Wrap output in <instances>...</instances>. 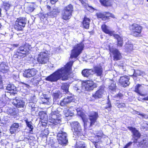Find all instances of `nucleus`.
Here are the masks:
<instances>
[{
    "label": "nucleus",
    "instance_id": "nucleus-14",
    "mask_svg": "<svg viewBox=\"0 0 148 148\" xmlns=\"http://www.w3.org/2000/svg\"><path fill=\"white\" fill-rule=\"evenodd\" d=\"M110 52L112 53L113 55L114 60L117 61L121 59L122 56L121 53L118 50L114 48H110Z\"/></svg>",
    "mask_w": 148,
    "mask_h": 148
},
{
    "label": "nucleus",
    "instance_id": "nucleus-9",
    "mask_svg": "<svg viewBox=\"0 0 148 148\" xmlns=\"http://www.w3.org/2000/svg\"><path fill=\"white\" fill-rule=\"evenodd\" d=\"M30 51L28 46L25 45L20 47L17 49L16 54V55L24 57L27 55Z\"/></svg>",
    "mask_w": 148,
    "mask_h": 148
},
{
    "label": "nucleus",
    "instance_id": "nucleus-45",
    "mask_svg": "<svg viewBox=\"0 0 148 148\" xmlns=\"http://www.w3.org/2000/svg\"><path fill=\"white\" fill-rule=\"evenodd\" d=\"M39 115L40 117V119H43L47 116V114L45 112L43 111H41L39 113Z\"/></svg>",
    "mask_w": 148,
    "mask_h": 148
},
{
    "label": "nucleus",
    "instance_id": "nucleus-46",
    "mask_svg": "<svg viewBox=\"0 0 148 148\" xmlns=\"http://www.w3.org/2000/svg\"><path fill=\"white\" fill-rule=\"evenodd\" d=\"M41 100L43 104H49V98H43L41 99Z\"/></svg>",
    "mask_w": 148,
    "mask_h": 148
},
{
    "label": "nucleus",
    "instance_id": "nucleus-51",
    "mask_svg": "<svg viewBox=\"0 0 148 148\" xmlns=\"http://www.w3.org/2000/svg\"><path fill=\"white\" fill-rule=\"evenodd\" d=\"M133 46L132 45H127L126 47L128 49V51H129V50H131L133 49Z\"/></svg>",
    "mask_w": 148,
    "mask_h": 148
},
{
    "label": "nucleus",
    "instance_id": "nucleus-52",
    "mask_svg": "<svg viewBox=\"0 0 148 148\" xmlns=\"http://www.w3.org/2000/svg\"><path fill=\"white\" fill-rule=\"evenodd\" d=\"M107 105L108 106H106V109L108 108L109 109L108 110H110V108L111 107V105L110 101H108Z\"/></svg>",
    "mask_w": 148,
    "mask_h": 148
},
{
    "label": "nucleus",
    "instance_id": "nucleus-20",
    "mask_svg": "<svg viewBox=\"0 0 148 148\" xmlns=\"http://www.w3.org/2000/svg\"><path fill=\"white\" fill-rule=\"evenodd\" d=\"M63 114L66 117H68L67 119H70L74 115V111L71 108L68 107L64 108L63 111Z\"/></svg>",
    "mask_w": 148,
    "mask_h": 148
},
{
    "label": "nucleus",
    "instance_id": "nucleus-25",
    "mask_svg": "<svg viewBox=\"0 0 148 148\" xmlns=\"http://www.w3.org/2000/svg\"><path fill=\"white\" fill-rule=\"evenodd\" d=\"M24 121L26 123L27 127L29 129V133L32 134H33V130L34 127L32 125V122L30 121H29L28 119H25L24 120Z\"/></svg>",
    "mask_w": 148,
    "mask_h": 148
},
{
    "label": "nucleus",
    "instance_id": "nucleus-6",
    "mask_svg": "<svg viewBox=\"0 0 148 148\" xmlns=\"http://www.w3.org/2000/svg\"><path fill=\"white\" fill-rule=\"evenodd\" d=\"M142 27L140 25L134 23L130 25L129 26V29L134 36L138 37L141 32Z\"/></svg>",
    "mask_w": 148,
    "mask_h": 148
},
{
    "label": "nucleus",
    "instance_id": "nucleus-44",
    "mask_svg": "<svg viewBox=\"0 0 148 148\" xmlns=\"http://www.w3.org/2000/svg\"><path fill=\"white\" fill-rule=\"evenodd\" d=\"M11 6V5L8 2H4L3 3V7L5 10L7 11L9 9V8Z\"/></svg>",
    "mask_w": 148,
    "mask_h": 148
},
{
    "label": "nucleus",
    "instance_id": "nucleus-41",
    "mask_svg": "<svg viewBox=\"0 0 148 148\" xmlns=\"http://www.w3.org/2000/svg\"><path fill=\"white\" fill-rule=\"evenodd\" d=\"M8 113L10 114L12 116L16 115L17 114V112L15 108L9 109L7 111Z\"/></svg>",
    "mask_w": 148,
    "mask_h": 148
},
{
    "label": "nucleus",
    "instance_id": "nucleus-7",
    "mask_svg": "<svg viewBox=\"0 0 148 148\" xmlns=\"http://www.w3.org/2000/svg\"><path fill=\"white\" fill-rule=\"evenodd\" d=\"M71 129L75 135L80 136L83 134L80 124L77 121H74L71 123Z\"/></svg>",
    "mask_w": 148,
    "mask_h": 148
},
{
    "label": "nucleus",
    "instance_id": "nucleus-24",
    "mask_svg": "<svg viewBox=\"0 0 148 148\" xmlns=\"http://www.w3.org/2000/svg\"><path fill=\"white\" fill-rule=\"evenodd\" d=\"M104 93V91L103 89H100L97 90L95 93L93 94L92 97L95 99H97L101 98Z\"/></svg>",
    "mask_w": 148,
    "mask_h": 148
},
{
    "label": "nucleus",
    "instance_id": "nucleus-27",
    "mask_svg": "<svg viewBox=\"0 0 148 148\" xmlns=\"http://www.w3.org/2000/svg\"><path fill=\"white\" fill-rule=\"evenodd\" d=\"M37 7V5L34 3L29 4L26 8V11L28 13L33 12Z\"/></svg>",
    "mask_w": 148,
    "mask_h": 148
},
{
    "label": "nucleus",
    "instance_id": "nucleus-64",
    "mask_svg": "<svg viewBox=\"0 0 148 148\" xmlns=\"http://www.w3.org/2000/svg\"><path fill=\"white\" fill-rule=\"evenodd\" d=\"M45 18V15H44V14H43L42 15V16H41V17L40 18L41 19H42V18L43 19V18Z\"/></svg>",
    "mask_w": 148,
    "mask_h": 148
},
{
    "label": "nucleus",
    "instance_id": "nucleus-10",
    "mask_svg": "<svg viewBox=\"0 0 148 148\" xmlns=\"http://www.w3.org/2000/svg\"><path fill=\"white\" fill-rule=\"evenodd\" d=\"M55 112H52L50 115L49 121L53 124L56 125L60 123V116L55 113Z\"/></svg>",
    "mask_w": 148,
    "mask_h": 148
},
{
    "label": "nucleus",
    "instance_id": "nucleus-40",
    "mask_svg": "<svg viewBox=\"0 0 148 148\" xmlns=\"http://www.w3.org/2000/svg\"><path fill=\"white\" fill-rule=\"evenodd\" d=\"M144 74L143 72L139 70H134V74L132 76L136 77L138 76H141Z\"/></svg>",
    "mask_w": 148,
    "mask_h": 148
},
{
    "label": "nucleus",
    "instance_id": "nucleus-37",
    "mask_svg": "<svg viewBox=\"0 0 148 148\" xmlns=\"http://www.w3.org/2000/svg\"><path fill=\"white\" fill-rule=\"evenodd\" d=\"M109 88L112 90H114L116 88V82L112 80H109Z\"/></svg>",
    "mask_w": 148,
    "mask_h": 148
},
{
    "label": "nucleus",
    "instance_id": "nucleus-48",
    "mask_svg": "<svg viewBox=\"0 0 148 148\" xmlns=\"http://www.w3.org/2000/svg\"><path fill=\"white\" fill-rule=\"evenodd\" d=\"M85 145L83 144L82 143H81L78 145V144H77L76 147L75 148H85Z\"/></svg>",
    "mask_w": 148,
    "mask_h": 148
},
{
    "label": "nucleus",
    "instance_id": "nucleus-17",
    "mask_svg": "<svg viewBox=\"0 0 148 148\" xmlns=\"http://www.w3.org/2000/svg\"><path fill=\"white\" fill-rule=\"evenodd\" d=\"M32 99V102H30L27 103L28 109L32 112L36 110V106L35 104V103L37 101V99L34 96Z\"/></svg>",
    "mask_w": 148,
    "mask_h": 148
},
{
    "label": "nucleus",
    "instance_id": "nucleus-15",
    "mask_svg": "<svg viewBox=\"0 0 148 148\" xmlns=\"http://www.w3.org/2000/svg\"><path fill=\"white\" fill-rule=\"evenodd\" d=\"M84 84L85 89L87 90H92L97 87V84L94 83L92 81L88 80Z\"/></svg>",
    "mask_w": 148,
    "mask_h": 148
},
{
    "label": "nucleus",
    "instance_id": "nucleus-1",
    "mask_svg": "<svg viewBox=\"0 0 148 148\" xmlns=\"http://www.w3.org/2000/svg\"><path fill=\"white\" fill-rule=\"evenodd\" d=\"M73 62V61H70L64 67L58 69L48 76L46 78V80L52 82H56L61 78L63 80H67Z\"/></svg>",
    "mask_w": 148,
    "mask_h": 148
},
{
    "label": "nucleus",
    "instance_id": "nucleus-38",
    "mask_svg": "<svg viewBox=\"0 0 148 148\" xmlns=\"http://www.w3.org/2000/svg\"><path fill=\"white\" fill-rule=\"evenodd\" d=\"M6 90H8V92L9 93H13L15 90H16V87L14 85L12 84H8L6 87Z\"/></svg>",
    "mask_w": 148,
    "mask_h": 148
},
{
    "label": "nucleus",
    "instance_id": "nucleus-18",
    "mask_svg": "<svg viewBox=\"0 0 148 148\" xmlns=\"http://www.w3.org/2000/svg\"><path fill=\"white\" fill-rule=\"evenodd\" d=\"M13 104L17 108H23L25 105V103L19 98L16 97L14 99L13 102Z\"/></svg>",
    "mask_w": 148,
    "mask_h": 148
},
{
    "label": "nucleus",
    "instance_id": "nucleus-2",
    "mask_svg": "<svg viewBox=\"0 0 148 148\" xmlns=\"http://www.w3.org/2000/svg\"><path fill=\"white\" fill-rule=\"evenodd\" d=\"M128 128L132 132L133 136L135 137L134 140V143H138L137 145L142 148H147L148 147V141L146 140H142L139 131L135 127H129Z\"/></svg>",
    "mask_w": 148,
    "mask_h": 148
},
{
    "label": "nucleus",
    "instance_id": "nucleus-8",
    "mask_svg": "<svg viewBox=\"0 0 148 148\" xmlns=\"http://www.w3.org/2000/svg\"><path fill=\"white\" fill-rule=\"evenodd\" d=\"M49 54L47 51L41 52L38 55L37 60L39 63L44 64L49 62Z\"/></svg>",
    "mask_w": 148,
    "mask_h": 148
},
{
    "label": "nucleus",
    "instance_id": "nucleus-36",
    "mask_svg": "<svg viewBox=\"0 0 148 148\" xmlns=\"http://www.w3.org/2000/svg\"><path fill=\"white\" fill-rule=\"evenodd\" d=\"M8 69V67L4 62H2L0 64V71L3 73H5Z\"/></svg>",
    "mask_w": 148,
    "mask_h": 148
},
{
    "label": "nucleus",
    "instance_id": "nucleus-34",
    "mask_svg": "<svg viewBox=\"0 0 148 148\" xmlns=\"http://www.w3.org/2000/svg\"><path fill=\"white\" fill-rule=\"evenodd\" d=\"M90 20L89 18L85 17L83 22L84 27L86 29L89 28Z\"/></svg>",
    "mask_w": 148,
    "mask_h": 148
},
{
    "label": "nucleus",
    "instance_id": "nucleus-4",
    "mask_svg": "<svg viewBox=\"0 0 148 148\" xmlns=\"http://www.w3.org/2000/svg\"><path fill=\"white\" fill-rule=\"evenodd\" d=\"M26 18L20 17L18 18L15 22L14 27L15 29L17 31H21L23 30L26 24Z\"/></svg>",
    "mask_w": 148,
    "mask_h": 148
},
{
    "label": "nucleus",
    "instance_id": "nucleus-32",
    "mask_svg": "<svg viewBox=\"0 0 148 148\" xmlns=\"http://www.w3.org/2000/svg\"><path fill=\"white\" fill-rule=\"evenodd\" d=\"M101 5L105 7L110 6L112 5V0H99Z\"/></svg>",
    "mask_w": 148,
    "mask_h": 148
},
{
    "label": "nucleus",
    "instance_id": "nucleus-42",
    "mask_svg": "<svg viewBox=\"0 0 148 148\" xmlns=\"http://www.w3.org/2000/svg\"><path fill=\"white\" fill-rule=\"evenodd\" d=\"M61 93L60 91H58L53 94V100H56L57 99L61 97Z\"/></svg>",
    "mask_w": 148,
    "mask_h": 148
},
{
    "label": "nucleus",
    "instance_id": "nucleus-55",
    "mask_svg": "<svg viewBox=\"0 0 148 148\" xmlns=\"http://www.w3.org/2000/svg\"><path fill=\"white\" fill-rule=\"evenodd\" d=\"M123 45V41H119L118 42V45L120 47H122Z\"/></svg>",
    "mask_w": 148,
    "mask_h": 148
},
{
    "label": "nucleus",
    "instance_id": "nucleus-56",
    "mask_svg": "<svg viewBox=\"0 0 148 148\" xmlns=\"http://www.w3.org/2000/svg\"><path fill=\"white\" fill-rule=\"evenodd\" d=\"M58 0H50V2L52 4H54Z\"/></svg>",
    "mask_w": 148,
    "mask_h": 148
},
{
    "label": "nucleus",
    "instance_id": "nucleus-39",
    "mask_svg": "<svg viewBox=\"0 0 148 148\" xmlns=\"http://www.w3.org/2000/svg\"><path fill=\"white\" fill-rule=\"evenodd\" d=\"M76 110L78 114L79 115H80L82 117V120L84 122V127H85L87 125V122L86 121L87 119H86L85 117V115H83V114H80V113H80L79 108H77Z\"/></svg>",
    "mask_w": 148,
    "mask_h": 148
},
{
    "label": "nucleus",
    "instance_id": "nucleus-50",
    "mask_svg": "<svg viewBox=\"0 0 148 148\" xmlns=\"http://www.w3.org/2000/svg\"><path fill=\"white\" fill-rule=\"evenodd\" d=\"M117 106L119 108H122L125 106V104L124 103H119L117 105Z\"/></svg>",
    "mask_w": 148,
    "mask_h": 148
},
{
    "label": "nucleus",
    "instance_id": "nucleus-60",
    "mask_svg": "<svg viewBox=\"0 0 148 148\" xmlns=\"http://www.w3.org/2000/svg\"><path fill=\"white\" fill-rule=\"evenodd\" d=\"M142 100H145V101H148V96L147 97H146L143 98L142 99Z\"/></svg>",
    "mask_w": 148,
    "mask_h": 148
},
{
    "label": "nucleus",
    "instance_id": "nucleus-16",
    "mask_svg": "<svg viewBox=\"0 0 148 148\" xmlns=\"http://www.w3.org/2000/svg\"><path fill=\"white\" fill-rule=\"evenodd\" d=\"M102 14V13L99 12L96 14V15L97 18H101L103 20H106L108 18L111 17L112 18H114V15L113 14L108 13L105 12Z\"/></svg>",
    "mask_w": 148,
    "mask_h": 148
},
{
    "label": "nucleus",
    "instance_id": "nucleus-49",
    "mask_svg": "<svg viewBox=\"0 0 148 148\" xmlns=\"http://www.w3.org/2000/svg\"><path fill=\"white\" fill-rule=\"evenodd\" d=\"M114 36L117 38L118 42L119 41H123L122 38L119 35H116Z\"/></svg>",
    "mask_w": 148,
    "mask_h": 148
},
{
    "label": "nucleus",
    "instance_id": "nucleus-43",
    "mask_svg": "<svg viewBox=\"0 0 148 148\" xmlns=\"http://www.w3.org/2000/svg\"><path fill=\"white\" fill-rule=\"evenodd\" d=\"M69 86L68 85L66 84H64L62 86V89L63 90L64 92L67 93L69 92Z\"/></svg>",
    "mask_w": 148,
    "mask_h": 148
},
{
    "label": "nucleus",
    "instance_id": "nucleus-19",
    "mask_svg": "<svg viewBox=\"0 0 148 148\" xmlns=\"http://www.w3.org/2000/svg\"><path fill=\"white\" fill-rule=\"evenodd\" d=\"M73 97L71 96H67L65 97L63 99L60 101V105L62 106H66L71 102L73 101Z\"/></svg>",
    "mask_w": 148,
    "mask_h": 148
},
{
    "label": "nucleus",
    "instance_id": "nucleus-63",
    "mask_svg": "<svg viewBox=\"0 0 148 148\" xmlns=\"http://www.w3.org/2000/svg\"><path fill=\"white\" fill-rule=\"evenodd\" d=\"M74 90H76L77 91H78V90L79 89L77 87H76L74 88Z\"/></svg>",
    "mask_w": 148,
    "mask_h": 148
},
{
    "label": "nucleus",
    "instance_id": "nucleus-13",
    "mask_svg": "<svg viewBox=\"0 0 148 148\" xmlns=\"http://www.w3.org/2000/svg\"><path fill=\"white\" fill-rule=\"evenodd\" d=\"M89 116L90 121V125L92 126L94 125L98 117V113L95 112H92L90 113Z\"/></svg>",
    "mask_w": 148,
    "mask_h": 148
},
{
    "label": "nucleus",
    "instance_id": "nucleus-30",
    "mask_svg": "<svg viewBox=\"0 0 148 148\" xmlns=\"http://www.w3.org/2000/svg\"><path fill=\"white\" fill-rule=\"evenodd\" d=\"M19 127V124L17 123H13L11 126L10 129V131L11 134L15 132Z\"/></svg>",
    "mask_w": 148,
    "mask_h": 148
},
{
    "label": "nucleus",
    "instance_id": "nucleus-26",
    "mask_svg": "<svg viewBox=\"0 0 148 148\" xmlns=\"http://www.w3.org/2000/svg\"><path fill=\"white\" fill-rule=\"evenodd\" d=\"M79 1L88 11H90L91 12L94 11V8L91 6H89L86 3L87 1H86L85 0H79Z\"/></svg>",
    "mask_w": 148,
    "mask_h": 148
},
{
    "label": "nucleus",
    "instance_id": "nucleus-22",
    "mask_svg": "<svg viewBox=\"0 0 148 148\" xmlns=\"http://www.w3.org/2000/svg\"><path fill=\"white\" fill-rule=\"evenodd\" d=\"M101 28L103 31L106 34H108L110 36H114V31H111L109 27L106 25L104 24L102 25Z\"/></svg>",
    "mask_w": 148,
    "mask_h": 148
},
{
    "label": "nucleus",
    "instance_id": "nucleus-54",
    "mask_svg": "<svg viewBox=\"0 0 148 148\" xmlns=\"http://www.w3.org/2000/svg\"><path fill=\"white\" fill-rule=\"evenodd\" d=\"M41 99L43 98H49L48 97V96L47 95L45 94H43L42 95H41Z\"/></svg>",
    "mask_w": 148,
    "mask_h": 148
},
{
    "label": "nucleus",
    "instance_id": "nucleus-58",
    "mask_svg": "<svg viewBox=\"0 0 148 148\" xmlns=\"http://www.w3.org/2000/svg\"><path fill=\"white\" fill-rule=\"evenodd\" d=\"M148 125V124H147L146 126H142V128L144 129H145V130H147V126Z\"/></svg>",
    "mask_w": 148,
    "mask_h": 148
},
{
    "label": "nucleus",
    "instance_id": "nucleus-62",
    "mask_svg": "<svg viewBox=\"0 0 148 148\" xmlns=\"http://www.w3.org/2000/svg\"><path fill=\"white\" fill-rule=\"evenodd\" d=\"M3 87L2 83H0V89H2Z\"/></svg>",
    "mask_w": 148,
    "mask_h": 148
},
{
    "label": "nucleus",
    "instance_id": "nucleus-33",
    "mask_svg": "<svg viewBox=\"0 0 148 148\" xmlns=\"http://www.w3.org/2000/svg\"><path fill=\"white\" fill-rule=\"evenodd\" d=\"M93 73L94 71H93L92 70L85 69L82 71V73L83 76L85 77H88L91 74Z\"/></svg>",
    "mask_w": 148,
    "mask_h": 148
},
{
    "label": "nucleus",
    "instance_id": "nucleus-59",
    "mask_svg": "<svg viewBox=\"0 0 148 148\" xmlns=\"http://www.w3.org/2000/svg\"><path fill=\"white\" fill-rule=\"evenodd\" d=\"M13 47H17L19 46V44H13L12 45Z\"/></svg>",
    "mask_w": 148,
    "mask_h": 148
},
{
    "label": "nucleus",
    "instance_id": "nucleus-12",
    "mask_svg": "<svg viewBox=\"0 0 148 148\" xmlns=\"http://www.w3.org/2000/svg\"><path fill=\"white\" fill-rule=\"evenodd\" d=\"M129 80V77L126 75L120 77L119 82L122 86L125 87L130 84Z\"/></svg>",
    "mask_w": 148,
    "mask_h": 148
},
{
    "label": "nucleus",
    "instance_id": "nucleus-28",
    "mask_svg": "<svg viewBox=\"0 0 148 148\" xmlns=\"http://www.w3.org/2000/svg\"><path fill=\"white\" fill-rule=\"evenodd\" d=\"M143 87L141 86V85L138 84L135 86L134 91L141 96H145L147 95V94H143L141 93L140 90Z\"/></svg>",
    "mask_w": 148,
    "mask_h": 148
},
{
    "label": "nucleus",
    "instance_id": "nucleus-53",
    "mask_svg": "<svg viewBox=\"0 0 148 148\" xmlns=\"http://www.w3.org/2000/svg\"><path fill=\"white\" fill-rule=\"evenodd\" d=\"M132 142H130L128 143L125 146V147L123 148H127L130 145H131L132 144Z\"/></svg>",
    "mask_w": 148,
    "mask_h": 148
},
{
    "label": "nucleus",
    "instance_id": "nucleus-11",
    "mask_svg": "<svg viewBox=\"0 0 148 148\" xmlns=\"http://www.w3.org/2000/svg\"><path fill=\"white\" fill-rule=\"evenodd\" d=\"M37 72V70L35 69H28L24 71L23 76L25 77L29 78L35 76Z\"/></svg>",
    "mask_w": 148,
    "mask_h": 148
},
{
    "label": "nucleus",
    "instance_id": "nucleus-5",
    "mask_svg": "<svg viewBox=\"0 0 148 148\" xmlns=\"http://www.w3.org/2000/svg\"><path fill=\"white\" fill-rule=\"evenodd\" d=\"M84 45L81 43L75 46L72 50L70 58H76L81 53L84 47Z\"/></svg>",
    "mask_w": 148,
    "mask_h": 148
},
{
    "label": "nucleus",
    "instance_id": "nucleus-35",
    "mask_svg": "<svg viewBox=\"0 0 148 148\" xmlns=\"http://www.w3.org/2000/svg\"><path fill=\"white\" fill-rule=\"evenodd\" d=\"M73 6L71 4H69L65 7L62 11L68 13L72 14V13L73 11Z\"/></svg>",
    "mask_w": 148,
    "mask_h": 148
},
{
    "label": "nucleus",
    "instance_id": "nucleus-23",
    "mask_svg": "<svg viewBox=\"0 0 148 148\" xmlns=\"http://www.w3.org/2000/svg\"><path fill=\"white\" fill-rule=\"evenodd\" d=\"M60 12V10L58 8H54L47 13V15L53 18L56 16Z\"/></svg>",
    "mask_w": 148,
    "mask_h": 148
},
{
    "label": "nucleus",
    "instance_id": "nucleus-3",
    "mask_svg": "<svg viewBox=\"0 0 148 148\" xmlns=\"http://www.w3.org/2000/svg\"><path fill=\"white\" fill-rule=\"evenodd\" d=\"M62 130L63 128L62 127H59L58 128V130H60L57 134V139L59 143L61 145H66L68 142V140L67 138V134L65 132H64Z\"/></svg>",
    "mask_w": 148,
    "mask_h": 148
},
{
    "label": "nucleus",
    "instance_id": "nucleus-21",
    "mask_svg": "<svg viewBox=\"0 0 148 148\" xmlns=\"http://www.w3.org/2000/svg\"><path fill=\"white\" fill-rule=\"evenodd\" d=\"M21 84L23 85L21 92L25 95H28L29 93V90L31 88V86L29 84L23 82H21Z\"/></svg>",
    "mask_w": 148,
    "mask_h": 148
},
{
    "label": "nucleus",
    "instance_id": "nucleus-57",
    "mask_svg": "<svg viewBox=\"0 0 148 148\" xmlns=\"http://www.w3.org/2000/svg\"><path fill=\"white\" fill-rule=\"evenodd\" d=\"M117 97L120 98H121L123 97V95L121 93H119L117 95Z\"/></svg>",
    "mask_w": 148,
    "mask_h": 148
},
{
    "label": "nucleus",
    "instance_id": "nucleus-31",
    "mask_svg": "<svg viewBox=\"0 0 148 148\" xmlns=\"http://www.w3.org/2000/svg\"><path fill=\"white\" fill-rule=\"evenodd\" d=\"M72 14L62 11L61 14V18L64 20L67 21L69 19L71 18Z\"/></svg>",
    "mask_w": 148,
    "mask_h": 148
},
{
    "label": "nucleus",
    "instance_id": "nucleus-29",
    "mask_svg": "<svg viewBox=\"0 0 148 148\" xmlns=\"http://www.w3.org/2000/svg\"><path fill=\"white\" fill-rule=\"evenodd\" d=\"M98 76H101L102 73V69L101 66H96L92 70Z\"/></svg>",
    "mask_w": 148,
    "mask_h": 148
},
{
    "label": "nucleus",
    "instance_id": "nucleus-61",
    "mask_svg": "<svg viewBox=\"0 0 148 148\" xmlns=\"http://www.w3.org/2000/svg\"><path fill=\"white\" fill-rule=\"evenodd\" d=\"M136 113L139 115H141V114H143L142 113H140L139 112L137 111L136 112Z\"/></svg>",
    "mask_w": 148,
    "mask_h": 148
},
{
    "label": "nucleus",
    "instance_id": "nucleus-47",
    "mask_svg": "<svg viewBox=\"0 0 148 148\" xmlns=\"http://www.w3.org/2000/svg\"><path fill=\"white\" fill-rule=\"evenodd\" d=\"M8 92L7 91H5V92L1 96V99L2 101H4L6 100V98L7 97H6V92Z\"/></svg>",
    "mask_w": 148,
    "mask_h": 148
}]
</instances>
